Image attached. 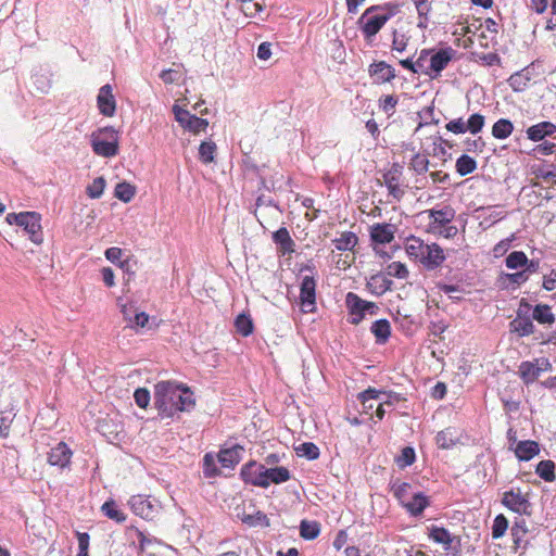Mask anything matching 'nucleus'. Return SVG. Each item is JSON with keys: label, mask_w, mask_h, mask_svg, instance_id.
Masks as SVG:
<instances>
[{"label": "nucleus", "mask_w": 556, "mask_h": 556, "mask_svg": "<svg viewBox=\"0 0 556 556\" xmlns=\"http://www.w3.org/2000/svg\"><path fill=\"white\" fill-rule=\"evenodd\" d=\"M555 132L556 125L551 122H540L530 126L526 131L527 138L534 142L542 141L546 137H552Z\"/></svg>", "instance_id": "nucleus-21"}, {"label": "nucleus", "mask_w": 556, "mask_h": 556, "mask_svg": "<svg viewBox=\"0 0 556 556\" xmlns=\"http://www.w3.org/2000/svg\"><path fill=\"white\" fill-rule=\"evenodd\" d=\"M502 504L519 515L529 516L531 514V504L528 495L523 494L519 489L506 491L503 494Z\"/></svg>", "instance_id": "nucleus-7"}, {"label": "nucleus", "mask_w": 556, "mask_h": 556, "mask_svg": "<svg viewBox=\"0 0 556 556\" xmlns=\"http://www.w3.org/2000/svg\"><path fill=\"white\" fill-rule=\"evenodd\" d=\"M415 451L410 446H406L402 450L400 456L396 458V464L401 468L410 466L415 462Z\"/></svg>", "instance_id": "nucleus-58"}, {"label": "nucleus", "mask_w": 556, "mask_h": 556, "mask_svg": "<svg viewBox=\"0 0 556 556\" xmlns=\"http://www.w3.org/2000/svg\"><path fill=\"white\" fill-rule=\"evenodd\" d=\"M383 184L393 199L400 200L405 194V186L402 184V172L399 166H393L383 175Z\"/></svg>", "instance_id": "nucleus-12"}, {"label": "nucleus", "mask_w": 556, "mask_h": 556, "mask_svg": "<svg viewBox=\"0 0 556 556\" xmlns=\"http://www.w3.org/2000/svg\"><path fill=\"white\" fill-rule=\"evenodd\" d=\"M395 230L392 224H375L370 229V238L375 243L387 244L394 239Z\"/></svg>", "instance_id": "nucleus-22"}, {"label": "nucleus", "mask_w": 556, "mask_h": 556, "mask_svg": "<svg viewBox=\"0 0 556 556\" xmlns=\"http://www.w3.org/2000/svg\"><path fill=\"white\" fill-rule=\"evenodd\" d=\"M194 404L193 393L184 384L160 381L154 386V405L163 417L188 412Z\"/></svg>", "instance_id": "nucleus-1"}, {"label": "nucleus", "mask_w": 556, "mask_h": 556, "mask_svg": "<svg viewBox=\"0 0 556 556\" xmlns=\"http://www.w3.org/2000/svg\"><path fill=\"white\" fill-rule=\"evenodd\" d=\"M421 74L434 79V60L432 49H422L418 54V64Z\"/></svg>", "instance_id": "nucleus-31"}, {"label": "nucleus", "mask_w": 556, "mask_h": 556, "mask_svg": "<svg viewBox=\"0 0 556 556\" xmlns=\"http://www.w3.org/2000/svg\"><path fill=\"white\" fill-rule=\"evenodd\" d=\"M508 528V521L504 515H497L492 526V536L494 539L502 538Z\"/></svg>", "instance_id": "nucleus-54"}, {"label": "nucleus", "mask_w": 556, "mask_h": 556, "mask_svg": "<svg viewBox=\"0 0 556 556\" xmlns=\"http://www.w3.org/2000/svg\"><path fill=\"white\" fill-rule=\"evenodd\" d=\"M397 101L399 100L396 97L388 94L380 99L379 106L384 113L392 115L394 113Z\"/></svg>", "instance_id": "nucleus-59"}, {"label": "nucleus", "mask_w": 556, "mask_h": 556, "mask_svg": "<svg viewBox=\"0 0 556 556\" xmlns=\"http://www.w3.org/2000/svg\"><path fill=\"white\" fill-rule=\"evenodd\" d=\"M101 509L108 518L116 522H124L126 520V515L118 508L114 501L105 502Z\"/></svg>", "instance_id": "nucleus-43"}, {"label": "nucleus", "mask_w": 556, "mask_h": 556, "mask_svg": "<svg viewBox=\"0 0 556 556\" xmlns=\"http://www.w3.org/2000/svg\"><path fill=\"white\" fill-rule=\"evenodd\" d=\"M397 11L396 4L372 5L366 9L357 22L365 41L371 43L375 36Z\"/></svg>", "instance_id": "nucleus-2"}, {"label": "nucleus", "mask_w": 556, "mask_h": 556, "mask_svg": "<svg viewBox=\"0 0 556 556\" xmlns=\"http://www.w3.org/2000/svg\"><path fill=\"white\" fill-rule=\"evenodd\" d=\"M426 243H424L422 240L416 237H410L407 239L405 249L409 256H413L415 258H420L422 251L425 250Z\"/></svg>", "instance_id": "nucleus-49"}, {"label": "nucleus", "mask_w": 556, "mask_h": 556, "mask_svg": "<svg viewBox=\"0 0 556 556\" xmlns=\"http://www.w3.org/2000/svg\"><path fill=\"white\" fill-rule=\"evenodd\" d=\"M460 440V433L456 428L448 427L440 431L435 437L437 445L440 448L448 450L455 446Z\"/></svg>", "instance_id": "nucleus-24"}, {"label": "nucleus", "mask_w": 556, "mask_h": 556, "mask_svg": "<svg viewBox=\"0 0 556 556\" xmlns=\"http://www.w3.org/2000/svg\"><path fill=\"white\" fill-rule=\"evenodd\" d=\"M456 51L451 48L432 49V58L434 60V79L438 78L442 71L455 58Z\"/></svg>", "instance_id": "nucleus-20"}, {"label": "nucleus", "mask_w": 556, "mask_h": 556, "mask_svg": "<svg viewBox=\"0 0 556 556\" xmlns=\"http://www.w3.org/2000/svg\"><path fill=\"white\" fill-rule=\"evenodd\" d=\"M128 503L137 516L147 520H153L161 509L160 503L156 500L140 494L131 496Z\"/></svg>", "instance_id": "nucleus-5"}, {"label": "nucleus", "mask_w": 556, "mask_h": 556, "mask_svg": "<svg viewBox=\"0 0 556 556\" xmlns=\"http://www.w3.org/2000/svg\"><path fill=\"white\" fill-rule=\"evenodd\" d=\"M551 369V363L545 359H535L534 362H522L519 365V376L526 384L534 382L543 371Z\"/></svg>", "instance_id": "nucleus-8"}, {"label": "nucleus", "mask_w": 556, "mask_h": 556, "mask_svg": "<svg viewBox=\"0 0 556 556\" xmlns=\"http://www.w3.org/2000/svg\"><path fill=\"white\" fill-rule=\"evenodd\" d=\"M391 490L402 505L414 494L412 492V485L407 482L395 481Z\"/></svg>", "instance_id": "nucleus-44"}, {"label": "nucleus", "mask_w": 556, "mask_h": 556, "mask_svg": "<svg viewBox=\"0 0 556 556\" xmlns=\"http://www.w3.org/2000/svg\"><path fill=\"white\" fill-rule=\"evenodd\" d=\"M358 238L354 232L345 231L339 238L333 240L336 249L339 251H351L357 244Z\"/></svg>", "instance_id": "nucleus-36"}, {"label": "nucleus", "mask_w": 556, "mask_h": 556, "mask_svg": "<svg viewBox=\"0 0 556 556\" xmlns=\"http://www.w3.org/2000/svg\"><path fill=\"white\" fill-rule=\"evenodd\" d=\"M484 122L485 119L483 115L479 113L472 114L466 122L467 131L471 132L472 135L478 134L482 130Z\"/></svg>", "instance_id": "nucleus-55"}, {"label": "nucleus", "mask_w": 556, "mask_h": 556, "mask_svg": "<svg viewBox=\"0 0 556 556\" xmlns=\"http://www.w3.org/2000/svg\"><path fill=\"white\" fill-rule=\"evenodd\" d=\"M134 397L136 404L141 408H146L150 403V393L147 389H137L134 393Z\"/></svg>", "instance_id": "nucleus-62"}, {"label": "nucleus", "mask_w": 556, "mask_h": 556, "mask_svg": "<svg viewBox=\"0 0 556 556\" xmlns=\"http://www.w3.org/2000/svg\"><path fill=\"white\" fill-rule=\"evenodd\" d=\"M135 194L136 188L126 181L117 184L114 190V195L125 203L130 202Z\"/></svg>", "instance_id": "nucleus-42"}, {"label": "nucleus", "mask_w": 556, "mask_h": 556, "mask_svg": "<svg viewBox=\"0 0 556 556\" xmlns=\"http://www.w3.org/2000/svg\"><path fill=\"white\" fill-rule=\"evenodd\" d=\"M203 473L206 478H214L220 473L216 458L211 453H206L203 457Z\"/></svg>", "instance_id": "nucleus-51"}, {"label": "nucleus", "mask_w": 556, "mask_h": 556, "mask_svg": "<svg viewBox=\"0 0 556 556\" xmlns=\"http://www.w3.org/2000/svg\"><path fill=\"white\" fill-rule=\"evenodd\" d=\"M105 185V179L103 177L93 179L86 189L88 197L91 199H99L103 194Z\"/></svg>", "instance_id": "nucleus-53"}, {"label": "nucleus", "mask_w": 556, "mask_h": 556, "mask_svg": "<svg viewBox=\"0 0 556 556\" xmlns=\"http://www.w3.org/2000/svg\"><path fill=\"white\" fill-rule=\"evenodd\" d=\"M528 263V257L522 251H514L509 253L505 260L506 267L509 269H518L525 267Z\"/></svg>", "instance_id": "nucleus-46"}, {"label": "nucleus", "mask_w": 556, "mask_h": 556, "mask_svg": "<svg viewBox=\"0 0 556 556\" xmlns=\"http://www.w3.org/2000/svg\"><path fill=\"white\" fill-rule=\"evenodd\" d=\"M72 454L71 448L64 442H60L49 452L48 462L52 466L64 468L70 464Z\"/></svg>", "instance_id": "nucleus-18"}, {"label": "nucleus", "mask_w": 556, "mask_h": 556, "mask_svg": "<svg viewBox=\"0 0 556 556\" xmlns=\"http://www.w3.org/2000/svg\"><path fill=\"white\" fill-rule=\"evenodd\" d=\"M122 255H123V250L119 248H116V247L109 248L105 251V257L108 261H110L111 263H114V264L118 263L119 267L124 268L125 265L127 264V261L121 262Z\"/></svg>", "instance_id": "nucleus-60"}, {"label": "nucleus", "mask_w": 556, "mask_h": 556, "mask_svg": "<svg viewBox=\"0 0 556 556\" xmlns=\"http://www.w3.org/2000/svg\"><path fill=\"white\" fill-rule=\"evenodd\" d=\"M173 113L179 125L194 135L204 132L208 126L207 119L198 117L178 105L173 106Z\"/></svg>", "instance_id": "nucleus-6"}, {"label": "nucleus", "mask_w": 556, "mask_h": 556, "mask_svg": "<svg viewBox=\"0 0 556 556\" xmlns=\"http://www.w3.org/2000/svg\"><path fill=\"white\" fill-rule=\"evenodd\" d=\"M476 168V161L467 154H463L456 161V170L460 176L471 174Z\"/></svg>", "instance_id": "nucleus-45"}, {"label": "nucleus", "mask_w": 556, "mask_h": 556, "mask_svg": "<svg viewBox=\"0 0 556 556\" xmlns=\"http://www.w3.org/2000/svg\"><path fill=\"white\" fill-rule=\"evenodd\" d=\"M377 343H384L391 334V326L387 319H379L371 325L370 328Z\"/></svg>", "instance_id": "nucleus-34"}, {"label": "nucleus", "mask_w": 556, "mask_h": 556, "mask_svg": "<svg viewBox=\"0 0 556 556\" xmlns=\"http://www.w3.org/2000/svg\"><path fill=\"white\" fill-rule=\"evenodd\" d=\"M433 3L434 0H414V4L418 13L417 26L419 28L428 27Z\"/></svg>", "instance_id": "nucleus-30"}, {"label": "nucleus", "mask_w": 556, "mask_h": 556, "mask_svg": "<svg viewBox=\"0 0 556 556\" xmlns=\"http://www.w3.org/2000/svg\"><path fill=\"white\" fill-rule=\"evenodd\" d=\"M424 213L428 215L429 226L432 231H437L439 228L450 224L455 217V211L450 205H445L439 210H427Z\"/></svg>", "instance_id": "nucleus-13"}, {"label": "nucleus", "mask_w": 556, "mask_h": 556, "mask_svg": "<svg viewBox=\"0 0 556 556\" xmlns=\"http://www.w3.org/2000/svg\"><path fill=\"white\" fill-rule=\"evenodd\" d=\"M542 287L546 291H555L556 290V270L551 269L547 274L543 276Z\"/></svg>", "instance_id": "nucleus-64"}, {"label": "nucleus", "mask_w": 556, "mask_h": 556, "mask_svg": "<svg viewBox=\"0 0 556 556\" xmlns=\"http://www.w3.org/2000/svg\"><path fill=\"white\" fill-rule=\"evenodd\" d=\"M540 453L538 442L532 440L519 441L515 447L516 457L519 460H530Z\"/></svg>", "instance_id": "nucleus-25"}, {"label": "nucleus", "mask_w": 556, "mask_h": 556, "mask_svg": "<svg viewBox=\"0 0 556 556\" xmlns=\"http://www.w3.org/2000/svg\"><path fill=\"white\" fill-rule=\"evenodd\" d=\"M242 521L250 527H257V526L268 527L269 526L268 517L262 511H256L255 514L244 515L242 517Z\"/></svg>", "instance_id": "nucleus-52"}, {"label": "nucleus", "mask_w": 556, "mask_h": 556, "mask_svg": "<svg viewBox=\"0 0 556 556\" xmlns=\"http://www.w3.org/2000/svg\"><path fill=\"white\" fill-rule=\"evenodd\" d=\"M510 330L517 332L520 337H526L534 331V325L530 317L520 314L510 321Z\"/></svg>", "instance_id": "nucleus-32"}, {"label": "nucleus", "mask_w": 556, "mask_h": 556, "mask_svg": "<svg viewBox=\"0 0 556 556\" xmlns=\"http://www.w3.org/2000/svg\"><path fill=\"white\" fill-rule=\"evenodd\" d=\"M410 27L407 23H399L392 31V51L403 53L410 40Z\"/></svg>", "instance_id": "nucleus-17"}, {"label": "nucleus", "mask_w": 556, "mask_h": 556, "mask_svg": "<svg viewBox=\"0 0 556 556\" xmlns=\"http://www.w3.org/2000/svg\"><path fill=\"white\" fill-rule=\"evenodd\" d=\"M445 128L456 135L465 134L467 131L466 122L463 118H456L448 122Z\"/></svg>", "instance_id": "nucleus-63"}, {"label": "nucleus", "mask_w": 556, "mask_h": 556, "mask_svg": "<svg viewBox=\"0 0 556 556\" xmlns=\"http://www.w3.org/2000/svg\"><path fill=\"white\" fill-rule=\"evenodd\" d=\"M530 79L531 78H530L529 73L526 70H523L521 72H517V73L513 74L508 78V85L510 86V88L514 91L520 92L527 88Z\"/></svg>", "instance_id": "nucleus-39"}, {"label": "nucleus", "mask_w": 556, "mask_h": 556, "mask_svg": "<svg viewBox=\"0 0 556 556\" xmlns=\"http://www.w3.org/2000/svg\"><path fill=\"white\" fill-rule=\"evenodd\" d=\"M346 306L351 315V324L357 325L364 318V307H374V302H368L361 299L357 294L349 292L345 300Z\"/></svg>", "instance_id": "nucleus-14"}, {"label": "nucleus", "mask_w": 556, "mask_h": 556, "mask_svg": "<svg viewBox=\"0 0 556 556\" xmlns=\"http://www.w3.org/2000/svg\"><path fill=\"white\" fill-rule=\"evenodd\" d=\"M429 538L443 546V549L448 554H456L459 549L460 542L456 536H453L448 530L441 527H431Z\"/></svg>", "instance_id": "nucleus-9"}, {"label": "nucleus", "mask_w": 556, "mask_h": 556, "mask_svg": "<svg viewBox=\"0 0 556 556\" xmlns=\"http://www.w3.org/2000/svg\"><path fill=\"white\" fill-rule=\"evenodd\" d=\"M514 130L513 123L507 118H500L492 126V136L496 139L504 140L508 138Z\"/></svg>", "instance_id": "nucleus-35"}, {"label": "nucleus", "mask_w": 556, "mask_h": 556, "mask_svg": "<svg viewBox=\"0 0 556 556\" xmlns=\"http://www.w3.org/2000/svg\"><path fill=\"white\" fill-rule=\"evenodd\" d=\"M237 332L243 337H248L253 332V323L249 315L240 314L235 320Z\"/></svg>", "instance_id": "nucleus-48"}, {"label": "nucleus", "mask_w": 556, "mask_h": 556, "mask_svg": "<svg viewBox=\"0 0 556 556\" xmlns=\"http://www.w3.org/2000/svg\"><path fill=\"white\" fill-rule=\"evenodd\" d=\"M5 220L9 225H17L22 227L29 236V239L39 244L42 242V232L40 225V215L36 212L10 213Z\"/></svg>", "instance_id": "nucleus-4"}, {"label": "nucleus", "mask_w": 556, "mask_h": 556, "mask_svg": "<svg viewBox=\"0 0 556 556\" xmlns=\"http://www.w3.org/2000/svg\"><path fill=\"white\" fill-rule=\"evenodd\" d=\"M528 279L529 276L527 275V270H521L514 274L502 273L498 276V283L504 288H508L510 285L520 286Z\"/></svg>", "instance_id": "nucleus-33"}, {"label": "nucleus", "mask_w": 556, "mask_h": 556, "mask_svg": "<svg viewBox=\"0 0 556 556\" xmlns=\"http://www.w3.org/2000/svg\"><path fill=\"white\" fill-rule=\"evenodd\" d=\"M381 394V390L369 388L364 392L359 393L358 399L362 403V412L372 417L376 407H377V399Z\"/></svg>", "instance_id": "nucleus-26"}, {"label": "nucleus", "mask_w": 556, "mask_h": 556, "mask_svg": "<svg viewBox=\"0 0 556 556\" xmlns=\"http://www.w3.org/2000/svg\"><path fill=\"white\" fill-rule=\"evenodd\" d=\"M555 149H556V142L544 141L543 143H540L533 148L532 154L534 156L551 155L552 153H554Z\"/></svg>", "instance_id": "nucleus-61"}, {"label": "nucleus", "mask_w": 556, "mask_h": 556, "mask_svg": "<svg viewBox=\"0 0 556 556\" xmlns=\"http://www.w3.org/2000/svg\"><path fill=\"white\" fill-rule=\"evenodd\" d=\"M217 147L212 140L203 141L199 147V160L204 164L215 161Z\"/></svg>", "instance_id": "nucleus-38"}, {"label": "nucleus", "mask_w": 556, "mask_h": 556, "mask_svg": "<svg viewBox=\"0 0 556 556\" xmlns=\"http://www.w3.org/2000/svg\"><path fill=\"white\" fill-rule=\"evenodd\" d=\"M265 475L266 467L264 465L257 464L256 462H250L241 469V477L247 483H251L261 488H267V480Z\"/></svg>", "instance_id": "nucleus-11"}, {"label": "nucleus", "mask_w": 556, "mask_h": 556, "mask_svg": "<svg viewBox=\"0 0 556 556\" xmlns=\"http://www.w3.org/2000/svg\"><path fill=\"white\" fill-rule=\"evenodd\" d=\"M97 104L102 115L112 117L115 114L116 101L111 85H104L99 89Z\"/></svg>", "instance_id": "nucleus-16"}, {"label": "nucleus", "mask_w": 556, "mask_h": 556, "mask_svg": "<svg viewBox=\"0 0 556 556\" xmlns=\"http://www.w3.org/2000/svg\"><path fill=\"white\" fill-rule=\"evenodd\" d=\"M295 452L300 457H306L309 460L319 456V448L312 442H305L295 447Z\"/></svg>", "instance_id": "nucleus-50"}, {"label": "nucleus", "mask_w": 556, "mask_h": 556, "mask_svg": "<svg viewBox=\"0 0 556 556\" xmlns=\"http://www.w3.org/2000/svg\"><path fill=\"white\" fill-rule=\"evenodd\" d=\"M243 447L235 445L230 448L222 450L217 455V462L224 468H233L241 459Z\"/></svg>", "instance_id": "nucleus-23"}, {"label": "nucleus", "mask_w": 556, "mask_h": 556, "mask_svg": "<svg viewBox=\"0 0 556 556\" xmlns=\"http://www.w3.org/2000/svg\"><path fill=\"white\" fill-rule=\"evenodd\" d=\"M316 282L313 277L304 276L300 288L301 309L304 313H312L316 303Z\"/></svg>", "instance_id": "nucleus-10"}, {"label": "nucleus", "mask_w": 556, "mask_h": 556, "mask_svg": "<svg viewBox=\"0 0 556 556\" xmlns=\"http://www.w3.org/2000/svg\"><path fill=\"white\" fill-rule=\"evenodd\" d=\"M267 486L270 483H282L290 479V471L285 467L266 468Z\"/></svg>", "instance_id": "nucleus-37"}, {"label": "nucleus", "mask_w": 556, "mask_h": 556, "mask_svg": "<svg viewBox=\"0 0 556 556\" xmlns=\"http://www.w3.org/2000/svg\"><path fill=\"white\" fill-rule=\"evenodd\" d=\"M419 261L426 268L434 269L445 261V254L439 244H426Z\"/></svg>", "instance_id": "nucleus-15"}, {"label": "nucleus", "mask_w": 556, "mask_h": 556, "mask_svg": "<svg viewBox=\"0 0 556 556\" xmlns=\"http://www.w3.org/2000/svg\"><path fill=\"white\" fill-rule=\"evenodd\" d=\"M409 166L417 174H424L428 170L429 160L426 155L417 153L410 160Z\"/></svg>", "instance_id": "nucleus-57"}, {"label": "nucleus", "mask_w": 556, "mask_h": 556, "mask_svg": "<svg viewBox=\"0 0 556 556\" xmlns=\"http://www.w3.org/2000/svg\"><path fill=\"white\" fill-rule=\"evenodd\" d=\"M387 274L391 277L405 279L408 276V269L406 265L401 262H392L387 267Z\"/></svg>", "instance_id": "nucleus-56"}, {"label": "nucleus", "mask_w": 556, "mask_h": 556, "mask_svg": "<svg viewBox=\"0 0 556 556\" xmlns=\"http://www.w3.org/2000/svg\"><path fill=\"white\" fill-rule=\"evenodd\" d=\"M369 74L377 84L389 83L395 78L394 68L383 61L371 64L369 66Z\"/></svg>", "instance_id": "nucleus-19"}, {"label": "nucleus", "mask_w": 556, "mask_h": 556, "mask_svg": "<svg viewBox=\"0 0 556 556\" xmlns=\"http://www.w3.org/2000/svg\"><path fill=\"white\" fill-rule=\"evenodd\" d=\"M429 505L428 497L421 493H414L404 504L403 506L407 509V511L413 516H419L424 511V509Z\"/></svg>", "instance_id": "nucleus-27"}, {"label": "nucleus", "mask_w": 556, "mask_h": 556, "mask_svg": "<svg viewBox=\"0 0 556 556\" xmlns=\"http://www.w3.org/2000/svg\"><path fill=\"white\" fill-rule=\"evenodd\" d=\"M535 472L543 480L547 482H553L556 479L555 463L553 460H541L536 465Z\"/></svg>", "instance_id": "nucleus-41"}, {"label": "nucleus", "mask_w": 556, "mask_h": 556, "mask_svg": "<svg viewBox=\"0 0 556 556\" xmlns=\"http://www.w3.org/2000/svg\"><path fill=\"white\" fill-rule=\"evenodd\" d=\"M400 400L401 397L399 394H392L381 390V394H379V397L377 399L378 403L375 410V414L378 417V419L381 420L384 417L387 408L393 407L394 404Z\"/></svg>", "instance_id": "nucleus-28"}, {"label": "nucleus", "mask_w": 556, "mask_h": 556, "mask_svg": "<svg viewBox=\"0 0 556 556\" xmlns=\"http://www.w3.org/2000/svg\"><path fill=\"white\" fill-rule=\"evenodd\" d=\"M92 151L102 157H113L118 153V134L115 128L106 126L90 135Z\"/></svg>", "instance_id": "nucleus-3"}, {"label": "nucleus", "mask_w": 556, "mask_h": 556, "mask_svg": "<svg viewBox=\"0 0 556 556\" xmlns=\"http://www.w3.org/2000/svg\"><path fill=\"white\" fill-rule=\"evenodd\" d=\"M274 242L279 245V251L285 255L294 251V241L291 239L287 228L281 227L273 233Z\"/></svg>", "instance_id": "nucleus-29"}, {"label": "nucleus", "mask_w": 556, "mask_h": 556, "mask_svg": "<svg viewBox=\"0 0 556 556\" xmlns=\"http://www.w3.org/2000/svg\"><path fill=\"white\" fill-rule=\"evenodd\" d=\"M533 319L540 324L552 325L555 321V316L548 305L539 304L533 309Z\"/></svg>", "instance_id": "nucleus-40"}, {"label": "nucleus", "mask_w": 556, "mask_h": 556, "mask_svg": "<svg viewBox=\"0 0 556 556\" xmlns=\"http://www.w3.org/2000/svg\"><path fill=\"white\" fill-rule=\"evenodd\" d=\"M320 527L316 521L303 520L300 525V534L305 540H314L318 536Z\"/></svg>", "instance_id": "nucleus-47"}]
</instances>
